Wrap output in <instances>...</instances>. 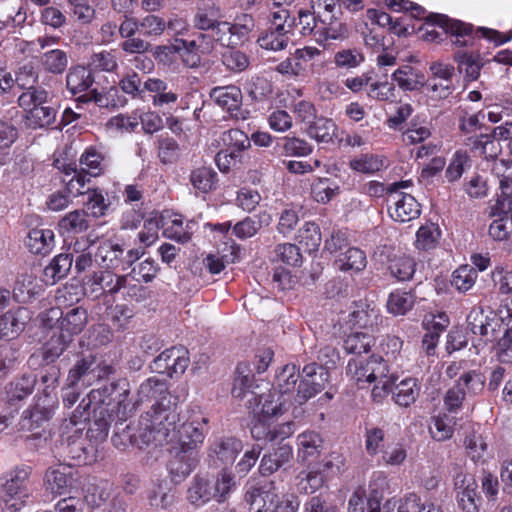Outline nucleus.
I'll return each instance as SVG.
<instances>
[{"label":"nucleus","instance_id":"f257e3e1","mask_svg":"<svg viewBox=\"0 0 512 512\" xmlns=\"http://www.w3.org/2000/svg\"><path fill=\"white\" fill-rule=\"evenodd\" d=\"M130 387L126 379H119L92 389L87 395L94 406V413H108L109 417L115 416L126 421L136 410V404L129 398Z\"/></svg>","mask_w":512,"mask_h":512},{"label":"nucleus","instance_id":"f03ea898","mask_svg":"<svg viewBox=\"0 0 512 512\" xmlns=\"http://www.w3.org/2000/svg\"><path fill=\"white\" fill-rule=\"evenodd\" d=\"M425 19V23L419 28L423 40L440 42L444 34H449L454 45L462 47L472 44L474 33L471 24L437 13H431Z\"/></svg>","mask_w":512,"mask_h":512},{"label":"nucleus","instance_id":"7ed1b4c3","mask_svg":"<svg viewBox=\"0 0 512 512\" xmlns=\"http://www.w3.org/2000/svg\"><path fill=\"white\" fill-rule=\"evenodd\" d=\"M176 417L177 414L174 411L152 406L151 410L141 417L138 434L133 433L134 445L141 449L151 443H155V445H162L164 442L170 443V427H173L175 432Z\"/></svg>","mask_w":512,"mask_h":512},{"label":"nucleus","instance_id":"20e7f679","mask_svg":"<svg viewBox=\"0 0 512 512\" xmlns=\"http://www.w3.org/2000/svg\"><path fill=\"white\" fill-rule=\"evenodd\" d=\"M208 417L199 406L189 407L185 412L177 415L175 432L170 427L171 442L177 441L181 448L196 451L204 443L208 433Z\"/></svg>","mask_w":512,"mask_h":512},{"label":"nucleus","instance_id":"39448f33","mask_svg":"<svg viewBox=\"0 0 512 512\" xmlns=\"http://www.w3.org/2000/svg\"><path fill=\"white\" fill-rule=\"evenodd\" d=\"M245 501L255 508L256 512H296L300 504L294 495L278 500L273 481H263L250 487L245 494Z\"/></svg>","mask_w":512,"mask_h":512},{"label":"nucleus","instance_id":"423d86ee","mask_svg":"<svg viewBox=\"0 0 512 512\" xmlns=\"http://www.w3.org/2000/svg\"><path fill=\"white\" fill-rule=\"evenodd\" d=\"M30 467H20L0 479V498L7 507L19 510L31 495Z\"/></svg>","mask_w":512,"mask_h":512},{"label":"nucleus","instance_id":"0eeeda50","mask_svg":"<svg viewBox=\"0 0 512 512\" xmlns=\"http://www.w3.org/2000/svg\"><path fill=\"white\" fill-rule=\"evenodd\" d=\"M248 408L252 410L258 422L251 428L252 436L258 440L262 438V430L271 417L283 414L288 410L290 404L286 399H281L274 392L268 394H259L252 399L247 400Z\"/></svg>","mask_w":512,"mask_h":512},{"label":"nucleus","instance_id":"6e6552de","mask_svg":"<svg viewBox=\"0 0 512 512\" xmlns=\"http://www.w3.org/2000/svg\"><path fill=\"white\" fill-rule=\"evenodd\" d=\"M484 377L481 373L471 370L464 372L455 385L447 390L443 401L449 412H457L462 407L466 396H476L484 389Z\"/></svg>","mask_w":512,"mask_h":512},{"label":"nucleus","instance_id":"1a4fd4ad","mask_svg":"<svg viewBox=\"0 0 512 512\" xmlns=\"http://www.w3.org/2000/svg\"><path fill=\"white\" fill-rule=\"evenodd\" d=\"M113 373V367L104 361H97L92 355L78 360L69 370L66 382L70 385L92 386L95 382L107 378Z\"/></svg>","mask_w":512,"mask_h":512},{"label":"nucleus","instance_id":"9d476101","mask_svg":"<svg viewBox=\"0 0 512 512\" xmlns=\"http://www.w3.org/2000/svg\"><path fill=\"white\" fill-rule=\"evenodd\" d=\"M389 372L386 361L377 355L368 359L352 358L347 365L346 373L360 388H364L379 377H385Z\"/></svg>","mask_w":512,"mask_h":512},{"label":"nucleus","instance_id":"9b49d317","mask_svg":"<svg viewBox=\"0 0 512 512\" xmlns=\"http://www.w3.org/2000/svg\"><path fill=\"white\" fill-rule=\"evenodd\" d=\"M87 424L81 420L64 419L59 428L61 445L65 446L67 454L79 463H87L88 451L83 435Z\"/></svg>","mask_w":512,"mask_h":512},{"label":"nucleus","instance_id":"f8f14e48","mask_svg":"<svg viewBox=\"0 0 512 512\" xmlns=\"http://www.w3.org/2000/svg\"><path fill=\"white\" fill-rule=\"evenodd\" d=\"M329 380L327 368L316 363H309L302 369L301 380L296 393V402L303 404L325 389Z\"/></svg>","mask_w":512,"mask_h":512},{"label":"nucleus","instance_id":"ddd939ff","mask_svg":"<svg viewBox=\"0 0 512 512\" xmlns=\"http://www.w3.org/2000/svg\"><path fill=\"white\" fill-rule=\"evenodd\" d=\"M189 363L188 350L183 346H174L159 354L150 364V368L152 372L173 378L182 375Z\"/></svg>","mask_w":512,"mask_h":512},{"label":"nucleus","instance_id":"4468645a","mask_svg":"<svg viewBox=\"0 0 512 512\" xmlns=\"http://www.w3.org/2000/svg\"><path fill=\"white\" fill-rule=\"evenodd\" d=\"M492 172L499 179L500 188L492 211L494 214L509 213L512 211V161L495 160Z\"/></svg>","mask_w":512,"mask_h":512},{"label":"nucleus","instance_id":"2eb2a0df","mask_svg":"<svg viewBox=\"0 0 512 512\" xmlns=\"http://www.w3.org/2000/svg\"><path fill=\"white\" fill-rule=\"evenodd\" d=\"M127 276L117 275L110 270L96 271L86 277L84 290L94 298L104 294H115L126 286Z\"/></svg>","mask_w":512,"mask_h":512},{"label":"nucleus","instance_id":"dca6fc26","mask_svg":"<svg viewBox=\"0 0 512 512\" xmlns=\"http://www.w3.org/2000/svg\"><path fill=\"white\" fill-rule=\"evenodd\" d=\"M58 406L57 396L37 397L35 404L25 410L20 420V427L23 430H33L49 421Z\"/></svg>","mask_w":512,"mask_h":512},{"label":"nucleus","instance_id":"f3484780","mask_svg":"<svg viewBox=\"0 0 512 512\" xmlns=\"http://www.w3.org/2000/svg\"><path fill=\"white\" fill-rule=\"evenodd\" d=\"M210 98L236 119L246 120L249 116V111L241 108L243 100L242 91L235 85L212 88Z\"/></svg>","mask_w":512,"mask_h":512},{"label":"nucleus","instance_id":"a211bd4d","mask_svg":"<svg viewBox=\"0 0 512 512\" xmlns=\"http://www.w3.org/2000/svg\"><path fill=\"white\" fill-rule=\"evenodd\" d=\"M243 450V443L233 436L214 438L208 447V458L214 465L232 464Z\"/></svg>","mask_w":512,"mask_h":512},{"label":"nucleus","instance_id":"6ab92c4d","mask_svg":"<svg viewBox=\"0 0 512 512\" xmlns=\"http://www.w3.org/2000/svg\"><path fill=\"white\" fill-rule=\"evenodd\" d=\"M74 481L73 467L62 463L49 467L44 476L45 488L53 495L68 493L73 488Z\"/></svg>","mask_w":512,"mask_h":512},{"label":"nucleus","instance_id":"aec40b11","mask_svg":"<svg viewBox=\"0 0 512 512\" xmlns=\"http://www.w3.org/2000/svg\"><path fill=\"white\" fill-rule=\"evenodd\" d=\"M388 211L398 222H409L419 217L421 210L417 200L407 193H395L388 197Z\"/></svg>","mask_w":512,"mask_h":512},{"label":"nucleus","instance_id":"412c9836","mask_svg":"<svg viewBox=\"0 0 512 512\" xmlns=\"http://www.w3.org/2000/svg\"><path fill=\"white\" fill-rule=\"evenodd\" d=\"M31 318L30 310L25 307L7 311L0 316V339L12 340L18 337Z\"/></svg>","mask_w":512,"mask_h":512},{"label":"nucleus","instance_id":"4be33fe9","mask_svg":"<svg viewBox=\"0 0 512 512\" xmlns=\"http://www.w3.org/2000/svg\"><path fill=\"white\" fill-rule=\"evenodd\" d=\"M348 35V27L338 15L319 16L318 35L316 36L318 44L326 45L331 41H343Z\"/></svg>","mask_w":512,"mask_h":512},{"label":"nucleus","instance_id":"5701e85b","mask_svg":"<svg viewBox=\"0 0 512 512\" xmlns=\"http://www.w3.org/2000/svg\"><path fill=\"white\" fill-rule=\"evenodd\" d=\"M50 314L52 318L60 315L59 331L69 335L71 339L80 333L87 324V311L80 306L71 308L65 314L58 309H51Z\"/></svg>","mask_w":512,"mask_h":512},{"label":"nucleus","instance_id":"b1692460","mask_svg":"<svg viewBox=\"0 0 512 512\" xmlns=\"http://www.w3.org/2000/svg\"><path fill=\"white\" fill-rule=\"evenodd\" d=\"M197 463V451L185 450L180 447L168 464L172 481L182 482L195 469Z\"/></svg>","mask_w":512,"mask_h":512},{"label":"nucleus","instance_id":"393cba45","mask_svg":"<svg viewBox=\"0 0 512 512\" xmlns=\"http://www.w3.org/2000/svg\"><path fill=\"white\" fill-rule=\"evenodd\" d=\"M96 262L108 270L119 269L123 271V247L112 239L100 241L95 253Z\"/></svg>","mask_w":512,"mask_h":512},{"label":"nucleus","instance_id":"a878e982","mask_svg":"<svg viewBox=\"0 0 512 512\" xmlns=\"http://www.w3.org/2000/svg\"><path fill=\"white\" fill-rule=\"evenodd\" d=\"M299 377V369L296 365H285L276 375L273 392L291 404L292 398L296 400L295 388Z\"/></svg>","mask_w":512,"mask_h":512},{"label":"nucleus","instance_id":"bb28decb","mask_svg":"<svg viewBox=\"0 0 512 512\" xmlns=\"http://www.w3.org/2000/svg\"><path fill=\"white\" fill-rule=\"evenodd\" d=\"M168 394V385L167 382L163 379H160L156 376L150 377L141 383L138 391H137V399L132 401V403L136 404V408L145 401L155 400L156 408H162L159 404V400L165 399Z\"/></svg>","mask_w":512,"mask_h":512},{"label":"nucleus","instance_id":"cd10ccee","mask_svg":"<svg viewBox=\"0 0 512 512\" xmlns=\"http://www.w3.org/2000/svg\"><path fill=\"white\" fill-rule=\"evenodd\" d=\"M258 388L255 384L254 375L247 363H240L236 369V377L234 379L232 395L235 398L243 399L250 396L249 399H254L258 394L254 391Z\"/></svg>","mask_w":512,"mask_h":512},{"label":"nucleus","instance_id":"c85d7f7f","mask_svg":"<svg viewBox=\"0 0 512 512\" xmlns=\"http://www.w3.org/2000/svg\"><path fill=\"white\" fill-rule=\"evenodd\" d=\"M224 18V13L220 5L214 1L204 2L193 16V26L200 32H206L214 26L219 20Z\"/></svg>","mask_w":512,"mask_h":512},{"label":"nucleus","instance_id":"c756f323","mask_svg":"<svg viewBox=\"0 0 512 512\" xmlns=\"http://www.w3.org/2000/svg\"><path fill=\"white\" fill-rule=\"evenodd\" d=\"M144 88L151 94L152 104L156 108L173 105L178 101V93L168 90L167 82L160 78H148L144 81Z\"/></svg>","mask_w":512,"mask_h":512},{"label":"nucleus","instance_id":"7c9ffc66","mask_svg":"<svg viewBox=\"0 0 512 512\" xmlns=\"http://www.w3.org/2000/svg\"><path fill=\"white\" fill-rule=\"evenodd\" d=\"M26 246L36 255H47L55 247L54 231L48 228L31 229L26 238Z\"/></svg>","mask_w":512,"mask_h":512},{"label":"nucleus","instance_id":"2f4dec72","mask_svg":"<svg viewBox=\"0 0 512 512\" xmlns=\"http://www.w3.org/2000/svg\"><path fill=\"white\" fill-rule=\"evenodd\" d=\"M323 448V439L318 432L304 431L297 436V456L301 462L316 458Z\"/></svg>","mask_w":512,"mask_h":512},{"label":"nucleus","instance_id":"473e14b6","mask_svg":"<svg viewBox=\"0 0 512 512\" xmlns=\"http://www.w3.org/2000/svg\"><path fill=\"white\" fill-rule=\"evenodd\" d=\"M335 267L342 272L358 274L367 266V257L363 250L350 247L335 259Z\"/></svg>","mask_w":512,"mask_h":512},{"label":"nucleus","instance_id":"72a5a7b5","mask_svg":"<svg viewBox=\"0 0 512 512\" xmlns=\"http://www.w3.org/2000/svg\"><path fill=\"white\" fill-rule=\"evenodd\" d=\"M73 264V253H61L56 255L49 265L43 270V282L46 285H54L66 277Z\"/></svg>","mask_w":512,"mask_h":512},{"label":"nucleus","instance_id":"f704fd0d","mask_svg":"<svg viewBox=\"0 0 512 512\" xmlns=\"http://www.w3.org/2000/svg\"><path fill=\"white\" fill-rule=\"evenodd\" d=\"M293 30L269 27L257 39L259 46L266 50L281 51L291 42Z\"/></svg>","mask_w":512,"mask_h":512},{"label":"nucleus","instance_id":"c9c22d12","mask_svg":"<svg viewBox=\"0 0 512 512\" xmlns=\"http://www.w3.org/2000/svg\"><path fill=\"white\" fill-rule=\"evenodd\" d=\"M349 317V322L353 326L370 329L371 331L377 328L382 322L379 309L365 303L357 304L355 309L349 314Z\"/></svg>","mask_w":512,"mask_h":512},{"label":"nucleus","instance_id":"e433bc0d","mask_svg":"<svg viewBox=\"0 0 512 512\" xmlns=\"http://www.w3.org/2000/svg\"><path fill=\"white\" fill-rule=\"evenodd\" d=\"M93 83L91 70L81 65L71 67L66 75V87L72 95L88 93Z\"/></svg>","mask_w":512,"mask_h":512},{"label":"nucleus","instance_id":"4c0bfd02","mask_svg":"<svg viewBox=\"0 0 512 512\" xmlns=\"http://www.w3.org/2000/svg\"><path fill=\"white\" fill-rule=\"evenodd\" d=\"M421 385L418 380L408 377L394 384L392 398L394 402L401 407H409L419 397Z\"/></svg>","mask_w":512,"mask_h":512},{"label":"nucleus","instance_id":"58836bf2","mask_svg":"<svg viewBox=\"0 0 512 512\" xmlns=\"http://www.w3.org/2000/svg\"><path fill=\"white\" fill-rule=\"evenodd\" d=\"M196 226L195 221L190 220L184 223L182 216L175 215L174 218L164 224L163 235L168 239L187 243L191 239Z\"/></svg>","mask_w":512,"mask_h":512},{"label":"nucleus","instance_id":"ea45409f","mask_svg":"<svg viewBox=\"0 0 512 512\" xmlns=\"http://www.w3.org/2000/svg\"><path fill=\"white\" fill-rule=\"evenodd\" d=\"M293 456L292 447L283 444L276 448L273 452L265 454L259 465V472L263 476L276 472L284 464L288 463Z\"/></svg>","mask_w":512,"mask_h":512},{"label":"nucleus","instance_id":"a19ab883","mask_svg":"<svg viewBox=\"0 0 512 512\" xmlns=\"http://www.w3.org/2000/svg\"><path fill=\"white\" fill-rule=\"evenodd\" d=\"M464 143L471 151L480 156H484L486 159H494L501 152L499 141L494 139L490 134L466 137Z\"/></svg>","mask_w":512,"mask_h":512},{"label":"nucleus","instance_id":"79ce46f5","mask_svg":"<svg viewBox=\"0 0 512 512\" xmlns=\"http://www.w3.org/2000/svg\"><path fill=\"white\" fill-rule=\"evenodd\" d=\"M468 329L481 337L493 335L495 327L492 326L494 317L486 314L482 307H473L466 318Z\"/></svg>","mask_w":512,"mask_h":512},{"label":"nucleus","instance_id":"37998d69","mask_svg":"<svg viewBox=\"0 0 512 512\" xmlns=\"http://www.w3.org/2000/svg\"><path fill=\"white\" fill-rule=\"evenodd\" d=\"M214 496L212 481L206 477L196 475L188 490V501L196 506H202Z\"/></svg>","mask_w":512,"mask_h":512},{"label":"nucleus","instance_id":"c03bdc74","mask_svg":"<svg viewBox=\"0 0 512 512\" xmlns=\"http://www.w3.org/2000/svg\"><path fill=\"white\" fill-rule=\"evenodd\" d=\"M385 167V158L373 153H362L349 161V168L360 174L374 175Z\"/></svg>","mask_w":512,"mask_h":512},{"label":"nucleus","instance_id":"a18cd8bd","mask_svg":"<svg viewBox=\"0 0 512 512\" xmlns=\"http://www.w3.org/2000/svg\"><path fill=\"white\" fill-rule=\"evenodd\" d=\"M37 378L35 375H23L14 379L6 386L7 400L10 403L22 401L31 395L35 389Z\"/></svg>","mask_w":512,"mask_h":512},{"label":"nucleus","instance_id":"49530a36","mask_svg":"<svg viewBox=\"0 0 512 512\" xmlns=\"http://www.w3.org/2000/svg\"><path fill=\"white\" fill-rule=\"evenodd\" d=\"M79 163L82 171L90 177H97L104 173L106 162L103 153L94 146L87 147L80 156Z\"/></svg>","mask_w":512,"mask_h":512},{"label":"nucleus","instance_id":"de8ad7c7","mask_svg":"<svg viewBox=\"0 0 512 512\" xmlns=\"http://www.w3.org/2000/svg\"><path fill=\"white\" fill-rule=\"evenodd\" d=\"M56 116L57 108L50 103L26 113L25 122L32 129L48 128L55 123Z\"/></svg>","mask_w":512,"mask_h":512},{"label":"nucleus","instance_id":"09e8293b","mask_svg":"<svg viewBox=\"0 0 512 512\" xmlns=\"http://www.w3.org/2000/svg\"><path fill=\"white\" fill-rule=\"evenodd\" d=\"M254 27V18L247 13L237 15L233 22H229L232 47L247 41Z\"/></svg>","mask_w":512,"mask_h":512},{"label":"nucleus","instance_id":"8fccbe9b","mask_svg":"<svg viewBox=\"0 0 512 512\" xmlns=\"http://www.w3.org/2000/svg\"><path fill=\"white\" fill-rule=\"evenodd\" d=\"M68 54L61 49H49L40 57V65L45 72L59 75L68 66Z\"/></svg>","mask_w":512,"mask_h":512},{"label":"nucleus","instance_id":"3c124183","mask_svg":"<svg viewBox=\"0 0 512 512\" xmlns=\"http://www.w3.org/2000/svg\"><path fill=\"white\" fill-rule=\"evenodd\" d=\"M492 215L496 216L492 212ZM499 218L489 225V236L495 241H505L512 244V211L509 213L497 214Z\"/></svg>","mask_w":512,"mask_h":512},{"label":"nucleus","instance_id":"603ef678","mask_svg":"<svg viewBox=\"0 0 512 512\" xmlns=\"http://www.w3.org/2000/svg\"><path fill=\"white\" fill-rule=\"evenodd\" d=\"M73 339L69 335L54 331L43 346V358L46 362H54L69 346Z\"/></svg>","mask_w":512,"mask_h":512},{"label":"nucleus","instance_id":"864d4df0","mask_svg":"<svg viewBox=\"0 0 512 512\" xmlns=\"http://www.w3.org/2000/svg\"><path fill=\"white\" fill-rule=\"evenodd\" d=\"M48 97L49 94L45 89L30 86L18 97V104L26 114L36 108L50 104Z\"/></svg>","mask_w":512,"mask_h":512},{"label":"nucleus","instance_id":"5fc2aeb1","mask_svg":"<svg viewBox=\"0 0 512 512\" xmlns=\"http://www.w3.org/2000/svg\"><path fill=\"white\" fill-rule=\"evenodd\" d=\"M84 207L87 214L94 218L102 217L109 208V201L101 189H88L85 191Z\"/></svg>","mask_w":512,"mask_h":512},{"label":"nucleus","instance_id":"6e6d98bb","mask_svg":"<svg viewBox=\"0 0 512 512\" xmlns=\"http://www.w3.org/2000/svg\"><path fill=\"white\" fill-rule=\"evenodd\" d=\"M336 129L337 125L332 119L321 117L310 123L307 134L317 142L329 143L332 141Z\"/></svg>","mask_w":512,"mask_h":512},{"label":"nucleus","instance_id":"4d7b16f0","mask_svg":"<svg viewBox=\"0 0 512 512\" xmlns=\"http://www.w3.org/2000/svg\"><path fill=\"white\" fill-rule=\"evenodd\" d=\"M88 214L84 209H77L67 213L60 221L59 227L67 233L79 234L85 232L89 226Z\"/></svg>","mask_w":512,"mask_h":512},{"label":"nucleus","instance_id":"13d9d810","mask_svg":"<svg viewBox=\"0 0 512 512\" xmlns=\"http://www.w3.org/2000/svg\"><path fill=\"white\" fill-rule=\"evenodd\" d=\"M111 487L112 485L105 480L89 483L85 489V501L92 508L100 507L110 498Z\"/></svg>","mask_w":512,"mask_h":512},{"label":"nucleus","instance_id":"bf43d9fd","mask_svg":"<svg viewBox=\"0 0 512 512\" xmlns=\"http://www.w3.org/2000/svg\"><path fill=\"white\" fill-rule=\"evenodd\" d=\"M298 242L304 247L305 252L317 251L321 244V232L314 222H306L298 231Z\"/></svg>","mask_w":512,"mask_h":512},{"label":"nucleus","instance_id":"052dcab7","mask_svg":"<svg viewBox=\"0 0 512 512\" xmlns=\"http://www.w3.org/2000/svg\"><path fill=\"white\" fill-rule=\"evenodd\" d=\"M205 37L209 39V46L213 52L216 44L224 47H232L229 22L223 19L219 20L214 26L209 28L206 32H202Z\"/></svg>","mask_w":512,"mask_h":512},{"label":"nucleus","instance_id":"680f3d73","mask_svg":"<svg viewBox=\"0 0 512 512\" xmlns=\"http://www.w3.org/2000/svg\"><path fill=\"white\" fill-rule=\"evenodd\" d=\"M217 181V173L208 167H199L190 174L192 186L201 193L210 192Z\"/></svg>","mask_w":512,"mask_h":512},{"label":"nucleus","instance_id":"e2e57ef3","mask_svg":"<svg viewBox=\"0 0 512 512\" xmlns=\"http://www.w3.org/2000/svg\"><path fill=\"white\" fill-rule=\"evenodd\" d=\"M441 236L438 225L427 223L422 225L416 233L415 245L419 250H431L436 247Z\"/></svg>","mask_w":512,"mask_h":512},{"label":"nucleus","instance_id":"0e129e2a","mask_svg":"<svg viewBox=\"0 0 512 512\" xmlns=\"http://www.w3.org/2000/svg\"><path fill=\"white\" fill-rule=\"evenodd\" d=\"M389 270L391 275L399 281H406L411 279L415 272V262L410 256L398 255L391 259Z\"/></svg>","mask_w":512,"mask_h":512},{"label":"nucleus","instance_id":"69168bd1","mask_svg":"<svg viewBox=\"0 0 512 512\" xmlns=\"http://www.w3.org/2000/svg\"><path fill=\"white\" fill-rule=\"evenodd\" d=\"M339 193V186L328 178H318L311 185L313 199L322 204L328 203Z\"/></svg>","mask_w":512,"mask_h":512},{"label":"nucleus","instance_id":"338daca9","mask_svg":"<svg viewBox=\"0 0 512 512\" xmlns=\"http://www.w3.org/2000/svg\"><path fill=\"white\" fill-rule=\"evenodd\" d=\"M415 298L410 292L394 291L389 295L387 309L394 315H404L414 305Z\"/></svg>","mask_w":512,"mask_h":512},{"label":"nucleus","instance_id":"774afa93","mask_svg":"<svg viewBox=\"0 0 512 512\" xmlns=\"http://www.w3.org/2000/svg\"><path fill=\"white\" fill-rule=\"evenodd\" d=\"M374 343V339L367 333H351L344 340L343 347L349 354L361 355L367 353Z\"/></svg>","mask_w":512,"mask_h":512}]
</instances>
